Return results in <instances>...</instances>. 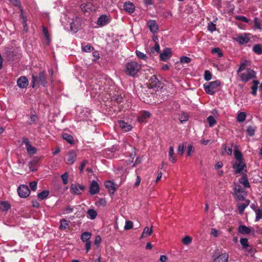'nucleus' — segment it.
I'll list each match as a JSON object with an SVG mask.
<instances>
[{
  "mask_svg": "<svg viewBox=\"0 0 262 262\" xmlns=\"http://www.w3.org/2000/svg\"><path fill=\"white\" fill-rule=\"evenodd\" d=\"M250 65V61L246 60L242 63L237 70V73L242 82H247L256 76V72L250 68H247Z\"/></svg>",
  "mask_w": 262,
  "mask_h": 262,
  "instance_id": "obj_1",
  "label": "nucleus"
},
{
  "mask_svg": "<svg viewBox=\"0 0 262 262\" xmlns=\"http://www.w3.org/2000/svg\"><path fill=\"white\" fill-rule=\"evenodd\" d=\"M141 66L137 62L132 61L125 65V72L127 75L134 77L140 71Z\"/></svg>",
  "mask_w": 262,
  "mask_h": 262,
  "instance_id": "obj_2",
  "label": "nucleus"
},
{
  "mask_svg": "<svg viewBox=\"0 0 262 262\" xmlns=\"http://www.w3.org/2000/svg\"><path fill=\"white\" fill-rule=\"evenodd\" d=\"M221 82L219 80H215L204 84V88L206 93L209 95H213Z\"/></svg>",
  "mask_w": 262,
  "mask_h": 262,
  "instance_id": "obj_3",
  "label": "nucleus"
},
{
  "mask_svg": "<svg viewBox=\"0 0 262 262\" xmlns=\"http://www.w3.org/2000/svg\"><path fill=\"white\" fill-rule=\"evenodd\" d=\"M32 82L33 83L32 86L33 88L34 87L35 83L40 84L45 86L47 83L45 71L40 72L38 76L32 75Z\"/></svg>",
  "mask_w": 262,
  "mask_h": 262,
  "instance_id": "obj_4",
  "label": "nucleus"
},
{
  "mask_svg": "<svg viewBox=\"0 0 262 262\" xmlns=\"http://www.w3.org/2000/svg\"><path fill=\"white\" fill-rule=\"evenodd\" d=\"M96 7L93 4V2H89L88 0H84L81 5V9L84 12L90 13L95 10Z\"/></svg>",
  "mask_w": 262,
  "mask_h": 262,
  "instance_id": "obj_5",
  "label": "nucleus"
},
{
  "mask_svg": "<svg viewBox=\"0 0 262 262\" xmlns=\"http://www.w3.org/2000/svg\"><path fill=\"white\" fill-rule=\"evenodd\" d=\"M234 194L239 201H243L244 199L245 196L246 195V192L245 188H242V186L238 184H235L234 187Z\"/></svg>",
  "mask_w": 262,
  "mask_h": 262,
  "instance_id": "obj_6",
  "label": "nucleus"
},
{
  "mask_svg": "<svg viewBox=\"0 0 262 262\" xmlns=\"http://www.w3.org/2000/svg\"><path fill=\"white\" fill-rule=\"evenodd\" d=\"M17 192L20 197L26 198L29 195L30 191L27 185H21L18 187Z\"/></svg>",
  "mask_w": 262,
  "mask_h": 262,
  "instance_id": "obj_7",
  "label": "nucleus"
},
{
  "mask_svg": "<svg viewBox=\"0 0 262 262\" xmlns=\"http://www.w3.org/2000/svg\"><path fill=\"white\" fill-rule=\"evenodd\" d=\"M246 167L244 161H236L233 165V168L235 173H241Z\"/></svg>",
  "mask_w": 262,
  "mask_h": 262,
  "instance_id": "obj_8",
  "label": "nucleus"
},
{
  "mask_svg": "<svg viewBox=\"0 0 262 262\" xmlns=\"http://www.w3.org/2000/svg\"><path fill=\"white\" fill-rule=\"evenodd\" d=\"M84 188L85 187L83 185L72 184L71 186L70 190L72 194L79 195L81 193L82 191L84 190Z\"/></svg>",
  "mask_w": 262,
  "mask_h": 262,
  "instance_id": "obj_9",
  "label": "nucleus"
},
{
  "mask_svg": "<svg viewBox=\"0 0 262 262\" xmlns=\"http://www.w3.org/2000/svg\"><path fill=\"white\" fill-rule=\"evenodd\" d=\"M100 191V187L98 183L93 180L91 181L89 187V192L91 195L98 194Z\"/></svg>",
  "mask_w": 262,
  "mask_h": 262,
  "instance_id": "obj_10",
  "label": "nucleus"
},
{
  "mask_svg": "<svg viewBox=\"0 0 262 262\" xmlns=\"http://www.w3.org/2000/svg\"><path fill=\"white\" fill-rule=\"evenodd\" d=\"M23 142L26 145V148L29 155H32L36 152V148L31 145L29 140L28 138H24L23 139Z\"/></svg>",
  "mask_w": 262,
  "mask_h": 262,
  "instance_id": "obj_11",
  "label": "nucleus"
},
{
  "mask_svg": "<svg viewBox=\"0 0 262 262\" xmlns=\"http://www.w3.org/2000/svg\"><path fill=\"white\" fill-rule=\"evenodd\" d=\"M80 18L78 17L73 19L72 21L70 23L71 30L74 32H77L80 28Z\"/></svg>",
  "mask_w": 262,
  "mask_h": 262,
  "instance_id": "obj_12",
  "label": "nucleus"
},
{
  "mask_svg": "<svg viewBox=\"0 0 262 262\" xmlns=\"http://www.w3.org/2000/svg\"><path fill=\"white\" fill-rule=\"evenodd\" d=\"M240 45H243L249 42L250 38L246 33H243L237 35L234 39Z\"/></svg>",
  "mask_w": 262,
  "mask_h": 262,
  "instance_id": "obj_13",
  "label": "nucleus"
},
{
  "mask_svg": "<svg viewBox=\"0 0 262 262\" xmlns=\"http://www.w3.org/2000/svg\"><path fill=\"white\" fill-rule=\"evenodd\" d=\"M77 155L74 150H71L67 155V163L69 165H72L74 163L76 159Z\"/></svg>",
  "mask_w": 262,
  "mask_h": 262,
  "instance_id": "obj_14",
  "label": "nucleus"
},
{
  "mask_svg": "<svg viewBox=\"0 0 262 262\" xmlns=\"http://www.w3.org/2000/svg\"><path fill=\"white\" fill-rule=\"evenodd\" d=\"M123 9L126 12L131 14L134 12L135 10V6L133 3L130 2H126L123 4Z\"/></svg>",
  "mask_w": 262,
  "mask_h": 262,
  "instance_id": "obj_15",
  "label": "nucleus"
},
{
  "mask_svg": "<svg viewBox=\"0 0 262 262\" xmlns=\"http://www.w3.org/2000/svg\"><path fill=\"white\" fill-rule=\"evenodd\" d=\"M17 84L19 88L24 89L28 85L29 81L26 77L20 76L17 80Z\"/></svg>",
  "mask_w": 262,
  "mask_h": 262,
  "instance_id": "obj_16",
  "label": "nucleus"
},
{
  "mask_svg": "<svg viewBox=\"0 0 262 262\" xmlns=\"http://www.w3.org/2000/svg\"><path fill=\"white\" fill-rule=\"evenodd\" d=\"M116 184L111 181H107L104 183L105 187L108 189L109 193L113 195L116 190Z\"/></svg>",
  "mask_w": 262,
  "mask_h": 262,
  "instance_id": "obj_17",
  "label": "nucleus"
},
{
  "mask_svg": "<svg viewBox=\"0 0 262 262\" xmlns=\"http://www.w3.org/2000/svg\"><path fill=\"white\" fill-rule=\"evenodd\" d=\"M110 23L108 17L106 15H101L97 20V24L98 26L102 27Z\"/></svg>",
  "mask_w": 262,
  "mask_h": 262,
  "instance_id": "obj_18",
  "label": "nucleus"
},
{
  "mask_svg": "<svg viewBox=\"0 0 262 262\" xmlns=\"http://www.w3.org/2000/svg\"><path fill=\"white\" fill-rule=\"evenodd\" d=\"M171 50L169 48H165L163 52L160 54V58L161 60L166 61L171 56Z\"/></svg>",
  "mask_w": 262,
  "mask_h": 262,
  "instance_id": "obj_19",
  "label": "nucleus"
},
{
  "mask_svg": "<svg viewBox=\"0 0 262 262\" xmlns=\"http://www.w3.org/2000/svg\"><path fill=\"white\" fill-rule=\"evenodd\" d=\"M229 255L227 253H222L214 258L212 262H228Z\"/></svg>",
  "mask_w": 262,
  "mask_h": 262,
  "instance_id": "obj_20",
  "label": "nucleus"
},
{
  "mask_svg": "<svg viewBox=\"0 0 262 262\" xmlns=\"http://www.w3.org/2000/svg\"><path fill=\"white\" fill-rule=\"evenodd\" d=\"M118 124L119 125L120 127L124 132H128L132 128V126L127 122H125L124 121L119 120Z\"/></svg>",
  "mask_w": 262,
  "mask_h": 262,
  "instance_id": "obj_21",
  "label": "nucleus"
},
{
  "mask_svg": "<svg viewBox=\"0 0 262 262\" xmlns=\"http://www.w3.org/2000/svg\"><path fill=\"white\" fill-rule=\"evenodd\" d=\"M151 114L149 112L144 111L140 113L138 117V120L140 122H143L145 121L146 119L149 118Z\"/></svg>",
  "mask_w": 262,
  "mask_h": 262,
  "instance_id": "obj_22",
  "label": "nucleus"
},
{
  "mask_svg": "<svg viewBox=\"0 0 262 262\" xmlns=\"http://www.w3.org/2000/svg\"><path fill=\"white\" fill-rule=\"evenodd\" d=\"M147 24L148 28H149L150 31L152 33H155L157 32L158 30V26L155 20H149L148 21Z\"/></svg>",
  "mask_w": 262,
  "mask_h": 262,
  "instance_id": "obj_23",
  "label": "nucleus"
},
{
  "mask_svg": "<svg viewBox=\"0 0 262 262\" xmlns=\"http://www.w3.org/2000/svg\"><path fill=\"white\" fill-rule=\"evenodd\" d=\"M149 84L152 88L159 87L160 81L155 75L152 76L149 79Z\"/></svg>",
  "mask_w": 262,
  "mask_h": 262,
  "instance_id": "obj_24",
  "label": "nucleus"
},
{
  "mask_svg": "<svg viewBox=\"0 0 262 262\" xmlns=\"http://www.w3.org/2000/svg\"><path fill=\"white\" fill-rule=\"evenodd\" d=\"M239 183L242 184L245 188H249L250 187L246 174H244L241 178L239 179Z\"/></svg>",
  "mask_w": 262,
  "mask_h": 262,
  "instance_id": "obj_25",
  "label": "nucleus"
},
{
  "mask_svg": "<svg viewBox=\"0 0 262 262\" xmlns=\"http://www.w3.org/2000/svg\"><path fill=\"white\" fill-rule=\"evenodd\" d=\"M62 138L69 144L73 145L74 144V139L73 137L67 133H63L61 135Z\"/></svg>",
  "mask_w": 262,
  "mask_h": 262,
  "instance_id": "obj_26",
  "label": "nucleus"
},
{
  "mask_svg": "<svg viewBox=\"0 0 262 262\" xmlns=\"http://www.w3.org/2000/svg\"><path fill=\"white\" fill-rule=\"evenodd\" d=\"M10 204L7 201L0 202V211H6L10 208Z\"/></svg>",
  "mask_w": 262,
  "mask_h": 262,
  "instance_id": "obj_27",
  "label": "nucleus"
},
{
  "mask_svg": "<svg viewBox=\"0 0 262 262\" xmlns=\"http://www.w3.org/2000/svg\"><path fill=\"white\" fill-rule=\"evenodd\" d=\"M238 230L241 234H249L251 231V229L245 225H240L238 227Z\"/></svg>",
  "mask_w": 262,
  "mask_h": 262,
  "instance_id": "obj_28",
  "label": "nucleus"
},
{
  "mask_svg": "<svg viewBox=\"0 0 262 262\" xmlns=\"http://www.w3.org/2000/svg\"><path fill=\"white\" fill-rule=\"evenodd\" d=\"M250 203L249 200H246L245 203H241L238 205V210L239 214H242L245 208L249 205Z\"/></svg>",
  "mask_w": 262,
  "mask_h": 262,
  "instance_id": "obj_29",
  "label": "nucleus"
},
{
  "mask_svg": "<svg viewBox=\"0 0 262 262\" xmlns=\"http://www.w3.org/2000/svg\"><path fill=\"white\" fill-rule=\"evenodd\" d=\"M152 226H151L150 229L148 227H145L142 233L141 238L150 236L152 234Z\"/></svg>",
  "mask_w": 262,
  "mask_h": 262,
  "instance_id": "obj_30",
  "label": "nucleus"
},
{
  "mask_svg": "<svg viewBox=\"0 0 262 262\" xmlns=\"http://www.w3.org/2000/svg\"><path fill=\"white\" fill-rule=\"evenodd\" d=\"M92 236V234L89 232H84L81 235V239L83 242L90 241L89 239Z\"/></svg>",
  "mask_w": 262,
  "mask_h": 262,
  "instance_id": "obj_31",
  "label": "nucleus"
},
{
  "mask_svg": "<svg viewBox=\"0 0 262 262\" xmlns=\"http://www.w3.org/2000/svg\"><path fill=\"white\" fill-rule=\"evenodd\" d=\"M168 156L169 157V159H171V161L172 163H174L176 162L177 159L174 156V149L172 146L169 147Z\"/></svg>",
  "mask_w": 262,
  "mask_h": 262,
  "instance_id": "obj_32",
  "label": "nucleus"
},
{
  "mask_svg": "<svg viewBox=\"0 0 262 262\" xmlns=\"http://www.w3.org/2000/svg\"><path fill=\"white\" fill-rule=\"evenodd\" d=\"M253 51L257 55L262 54V46L260 44L254 45L253 47Z\"/></svg>",
  "mask_w": 262,
  "mask_h": 262,
  "instance_id": "obj_33",
  "label": "nucleus"
},
{
  "mask_svg": "<svg viewBox=\"0 0 262 262\" xmlns=\"http://www.w3.org/2000/svg\"><path fill=\"white\" fill-rule=\"evenodd\" d=\"M254 212L255 213V222H258L260 220L262 219V210L261 209H254Z\"/></svg>",
  "mask_w": 262,
  "mask_h": 262,
  "instance_id": "obj_34",
  "label": "nucleus"
},
{
  "mask_svg": "<svg viewBox=\"0 0 262 262\" xmlns=\"http://www.w3.org/2000/svg\"><path fill=\"white\" fill-rule=\"evenodd\" d=\"M246 118V114L245 112H239L237 116V121L241 123L244 122Z\"/></svg>",
  "mask_w": 262,
  "mask_h": 262,
  "instance_id": "obj_35",
  "label": "nucleus"
},
{
  "mask_svg": "<svg viewBox=\"0 0 262 262\" xmlns=\"http://www.w3.org/2000/svg\"><path fill=\"white\" fill-rule=\"evenodd\" d=\"M253 84L251 86V93L253 95L255 96L257 94V85L259 84V81L258 80H255L253 81Z\"/></svg>",
  "mask_w": 262,
  "mask_h": 262,
  "instance_id": "obj_36",
  "label": "nucleus"
},
{
  "mask_svg": "<svg viewBox=\"0 0 262 262\" xmlns=\"http://www.w3.org/2000/svg\"><path fill=\"white\" fill-rule=\"evenodd\" d=\"M87 213L89 215V217L91 220H94L97 215L96 211L93 209H89Z\"/></svg>",
  "mask_w": 262,
  "mask_h": 262,
  "instance_id": "obj_37",
  "label": "nucleus"
},
{
  "mask_svg": "<svg viewBox=\"0 0 262 262\" xmlns=\"http://www.w3.org/2000/svg\"><path fill=\"white\" fill-rule=\"evenodd\" d=\"M49 191L48 190H44L40 193H38L37 196L40 200H43L46 198L49 195Z\"/></svg>",
  "mask_w": 262,
  "mask_h": 262,
  "instance_id": "obj_38",
  "label": "nucleus"
},
{
  "mask_svg": "<svg viewBox=\"0 0 262 262\" xmlns=\"http://www.w3.org/2000/svg\"><path fill=\"white\" fill-rule=\"evenodd\" d=\"M189 115L186 113H182L179 115V120L182 123L183 122L187 121L189 119Z\"/></svg>",
  "mask_w": 262,
  "mask_h": 262,
  "instance_id": "obj_39",
  "label": "nucleus"
},
{
  "mask_svg": "<svg viewBox=\"0 0 262 262\" xmlns=\"http://www.w3.org/2000/svg\"><path fill=\"white\" fill-rule=\"evenodd\" d=\"M240 243L243 249H246L249 247L248 240L247 238H241L240 239Z\"/></svg>",
  "mask_w": 262,
  "mask_h": 262,
  "instance_id": "obj_40",
  "label": "nucleus"
},
{
  "mask_svg": "<svg viewBox=\"0 0 262 262\" xmlns=\"http://www.w3.org/2000/svg\"><path fill=\"white\" fill-rule=\"evenodd\" d=\"M60 224L59 228L61 230H64V229L69 228V224L66 220L62 219L60 221Z\"/></svg>",
  "mask_w": 262,
  "mask_h": 262,
  "instance_id": "obj_41",
  "label": "nucleus"
},
{
  "mask_svg": "<svg viewBox=\"0 0 262 262\" xmlns=\"http://www.w3.org/2000/svg\"><path fill=\"white\" fill-rule=\"evenodd\" d=\"M94 48L90 45H86L82 46V51L85 52H90L94 50Z\"/></svg>",
  "mask_w": 262,
  "mask_h": 262,
  "instance_id": "obj_42",
  "label": "nucleus"
},
{
  "mask_svg": "<svg viewBox=\"0 0 262 262\" xmlns=\"http://www.w3.org/2000/svg\"><path fill=\"white\" fill-rule=\"evenodd\" d=\"M234 155L236 161H243V155L240 151L235 150L234 151Z\"/></svg>",
  "mask_w": 262,
  "mask_h": 262,
  "instance_id": "obj_43",
  "label": "nucleus"
},
{
  "mask_svg": "<svg viewBox=\"0 0 262 262\" xmlns=\"http://www.w3.org/2000/svg\"><path fill=\"white\" fill-rule=\"evenodd\" d=\"M211 53L214 54H216L219 57H221L223 55L221 50L219 48H214L212 49Z\"/></svg>",
  "mask_w": 262,
  "mask_h": 262,
  "instance_id": "obj_44",
  "label": "nucleus"
},
{
  "mask_svg": "<svg viewBox=\"0 0 262 262\" xmlns=\"http://www.w3.org/2000/svg\"><path fill=\"white\" fill-rule=\"evenodd\" d=\"M255 127L249 126L247 127V133L250 136H253L255 134Z\"/></svg>",
  "mask_w": 262,
  "mask_h": 262,
  "instance_id": "obj_45",
  "label": "nucleus"
},
{
  "mask_svg": "<svg viewBox=\"0 0 262 262\" xmlns=\"http://www.w3.org/2000/svg\"><path fill=\"white\" fill-rule=\"evenodd\" d=\"M136 55L139 58H140L141 59H143V60H146L148 59V57H147V55L145 54H144V53H142V52H140V51H139L138 50H136Z\"/></svg>",
  "mask_w": 262,
  "mask_h": 262,
  "instance_id": "obj_46",
  "label": "nucleus"
},
{
  "mask_svg": "<svg viewBox=\"0 0 262 262\" xmlns=\"http://www.w3.org/2000/svg\"><path fill=\"white\" fill-rule=\"evenodd\" d=\"M207 121L209 123L210 127H212L216 123V121L215 119L212 116H209L207 118Z\"/></svg>",
  "mask_w": 262,
  "mask_h": 262,
  "instance_id": "obj_47",
  "label": "nucleus"
},
{
  "mask_svg": "<svg viewBox=\"0 0 262 262\" xmlns=\"http://www.w3.org/2000/svg\"><path fill=\"white\" fill-rule=\"evenodd\" d=\"M192 238L189 236H186L182 239V243L184 245H188L192 243Z\"/></svg>",
  "mask_w": 262,
  "mask_h": 262,
  "instance_id": "obj_48",
  "label": "nucleus"
},
{
  "mask_svg": "<svg viewBox=\"0 0 262 262\" xmlns=\"http://www.w3.org/2000/svg\"><path fill=\"white\" fill-rule=\"evenodd\" d=\"M37 119H38V118L36 115H32L30 117L27 122L29 124H32L35 123L37 122Z\"/></svg>",
  "mask_w": 262,
  "mask_h": 262,
  "instance_id": "obj_49",
  "label": "nucleus"
},
{
  "mask_svg": "<svg viewBox=\"0 0 262 262\" xmlns=\"http://www.w3.org/2000/svg\"><path fill=\"white\" fill-rule=\"evenodd\" d=\"M42 32L45 35V38L47 40L48 43H49L50 40L49 35L48 33V29L45 26L42 27Z\"/></svg>",
  "mask_w": 262,
  "mask_h": 262,
  "instance_id": "obj_50",
  "label": "nucleus"
},
{
  "mask_svg": "<svg viewBox=\"0 0 262 262\" xmlns=\"http://www.w3.org/2000/svg\"><path fill=\"white\" fill-rule=\"evenodd\" d=\"M204 77L206 81H209L212 78V74L208 70H206L204 72Z\"/></svg>",
  "mask_w": 262,
  "mask_h": 262,
  "instance_id": "obj_51",
  "label": "nucleus"
},
{
  "mask_svg": "<svg viewBox=\"0 0 262 262\" xmlns=\"http://www.w3.org/2000/svg\"><path fill=\"white\" fill-rule=\"evenodd\" d=\"M133 227V223L131 221H126L125 222V225L124 226L125 230H129Z\"/></svg>",
  "mask_w": 262,
  "mask_h": 262,
  "instance_id": "obj_52",
  "label": "nucleus"
},
{
  "mask_svg": "<svg viewBox=\"0 0 262 262\" xmlns=\"http://www.w3.org/2000/svg\"><path fill=\"white\" fill-rule=\"evenodd\" d=\"M235 18L236 19V20H240V21H243V22H245V23H248V18L244 16H243V15H236L234 16Z\"/></svg>",
  "mask_w": 262,
  "mask_h": 262,
  "instance_id": "obj_53",
  "label": "nucleus"
},
{
  "mask_svg": "<svg viewBox=\"0 0 262 262\" xmlns=\"http://www.w3.org/2000/svg\"><path fill=\"white\" fill-rule=\"evenodd\" d=\"M69 174L68 172H65L61 176V179L64 184H67L68 183Z\"/></svg>",
  "mask_w": 262,
  "mask_h": 262,
  "instance_id": "obj_54",
  "label": "nucleus"
},
{
  "mask_svg": "<svg viewBox=\"0 0 262 262\" xmlns=\"http://www.w3.org/2000/svg\"><path fill=\"white\" fill-rule=\"evenodd\" d=\"M191 61V58L187 56H182L180 58V62L182 63H188Z\"/></svg>",
  "mask_w": 262,
  "mask_h": 262,
  "instance_id": "obj_55",
  "label": "nucleus"
},
{
  "mask_svg": "<svg viewBox=\"0 0 262 262\" xmlns=\"http://www.w3.org/2000/svg\"><path fill=\"white\" fill-rule=\"evenodd\" d=\"M208 30L211 32H213L216 30V25L212 22L208 23L207 26Z\"/></svg>",
  "mask_w": 262,
  "mask_h": 262,
  "instance_id": "obj_56",
  "label": "nucleus"
},
{
  "mask_svg": "<svg viewBox=\"0 0 262 262\" xmlns=\"http://www.w3.org/2000/svg\"><path fill=\"white\" fill-rule=\"evenodd\" d=\"M37 183L36 181H33L29 183V186L32 191L36 190L37 188Z\"/></svg>",
  "mask_w": 262,
  "mask_h": 262,
  "instance_id": "obj_57",
  "label": "nucleus"
},
{
  "mask_svg": "<svg viewBox=\"0 0 262 262\" xmlns=\"http://www.w3.org/2000/svg\"><path fill=\"white\" fill-rule=\"evenodd\" d=\"M88 161L87 160H84L82 161V162L81 163V165L79 167V171H80V173H83V170H84V168L85 166V165H86V164L88 163Z\"/></svg>",
  "mask_w": 262,
  "mask_h": 262,
  "instance_id": "obj_58",
  "label": "nucleus"
},
{
  "mask_svg": "<svg viewBox=\"0 0 262 262\" xmlns=\"http://www.w3.org/2000/svg\"><path fill=\"white\" fill-rule=\"evenodd\" d=\"M151 52L154 53L155 51L159 53L160 51V46L158 42H156L155 46L151 49Z\"/></svg>",
  "mask_w": 262,
  "mask_h": 262,
  "instance_id": "obj_59",
  "label": "nucleus"
},
{
  "mask_svg": "<svg viewBox=\"0 0 262 262\" xmlns=\"http://www.w3.org/2000/svg\"><path fill=\"white\" fill-rule=\"evenodd\" d=\"M101 241V238L99 235H97L96 236L95 241H94V244L96 245L97 247L99 246L100 243Z\"/></svg>",
  "mask_w": 262,
  "mask_h": 262,
  "instance_id": "obj_60",
  "label": "nucleus"
},
{
  "mask_svg": "<svg viewBox=\"0 0 262 262\" xmlns=\"http://www.w3.org/2000/svg\"><path fill=\"white\" fill-rule=\"evenodd\" d=\"M193 151V146L192 145H189L188 146L187 150V156H190Z\"/></svg>",
  "mask_w": 262,
  "mask_h": 262,
  "instance_id": "obj_61",
  "label": "nucleus"
},
{
  "mask_svg": "<svg viewBox=\"0 0 262 262\" xmlns=\"http://www.w3.org/2000/svg\"><path fill=\"white\" fill-rule=\"evenodd\" d=\"M185 146L183 144H180L178 148V152L179 154L182 155L184 152Z\"/></svg>",
  "mask_w": 262,
  "mask_h": 262,
  "instance_id": "obj_62",
  "label": "nucleus"
},
{
  "mask_svg": "<svg viewBox=\"0 0 262 262\" xmlns=\"http://www.w3.org/2000/svg\"><path fill=\"white\" fill-rule=\"evenodd\" d=\"M219 231L216 229L213 228L211 229L210 234L214 237H217L219 236Z\"/></svg>",
  "mask_w": 262,
  "mask_h": 262,
  "instance_id": "obj_63",
  "label": "nucleus"
},
{
  "mask_svg": "<svg viewBox=\"0 0 262 262\" xmlns=\"http://www.w3.org/2000/svg\"><path fill=\"white\" fill-rule=\"evenodd\" d=\"M21 23H26V21H27V17L24 14V11L23 10L21 9Z\"/></svg>",
  "mask_w": 262,
  "mask_h": 262,
  "instance_id": "obj_64",
  "label": "nucleus"
}]
</instances>
